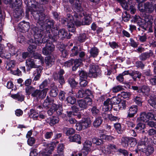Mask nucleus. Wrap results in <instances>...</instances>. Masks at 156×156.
Wrapping results in <instances>:
<instances>
[{
  "mask_svg": "<svg viewBox=\"0 0 156 156\" xmlns=\"http://www.w3.org/2000/svg\"><path fill=\"white\" fill-rule=\"evenodd\" d=\"M74 18L70 14H68V18L66 19L63 20V22H67L68 30L69 32H74L75 31V28L74 23L77 26L81 25H89L91 23V18L89 15L85 16L84 19L81 21L82 16L79 15L77 13L74 15Z\"/></svg>",
  "mask_w": 156,
  "mask_h": 156,
  "instance_id": "1",
  "label": "nucleus"
},
{
  "mask_svg": "<svg viewBox=\"0 0 156 156\" xmlns=\"http://www.w3.org/2000/svg\"><path fill=\"white\" fill-rule=\"evenodd\" d=\"M34 32V37L35 38V42H33L32 39H30V41L32 44H30L28 48V51L30 53L35 51L37 45H40L42 43H44L47 42L49 40V38L46 37L43 31L40 30L38 28L35 27L33 29Z\"/></svg>",
  "mask_w": 156,
  "mask_h": 156,
  "instance_id": "2",
  "label": "nucleus"
},
{
  "mask_svg": "<svg viewBox=\"0 0 156 156\" xmlns=\"http://www.w3.org/2000/svg\"><path fill=\"white\" fill-rule=\"evenodd\" d=\"M35 19L37 21V22L42 27H46L47 31H49L50 29L54 26V23L53 20H46L45 22L44 23L45 19V15L41 11H39L34 16Z\"/></svg>",
  "mask_w": 156,
  "mask_h": 156,
  "instance_id": "3",
  "label": "nucleus"
},
{
  "mask_svg": "<svg viewBox=\"0 0 156 156\" xmlns=\"http://www.w3.org/2000/svg\"><path fill=\"white\" fill-rule=\"evenodd\" d=\"M49 32H47L46 33H44V34L46 37H48L49 38V39L51 38L53 41H55L58 38L63 39L66 37H67L68 34L67 31L64 29H61L59 30H55L52 37L49 34Z\"/></svg>",
  "mask_w": 156,
  "mask_h": 156,
  "instance_id": "4",
  "label": "nucleus"
},
{
  "mask_svg": "<svg viewBox=\"0 0 156 156\" xmlns=\"http://www.w3.org/2000/svg\"><path fill=\"white\" fill-rule=\"evenodd\" d=\"M58 142L54 141L51 142L49 144L43 143V147L42 149L40 151V154L43 156H48L51 154L53 151L54 148L56 146V144Z\"/></svg>",
  "mask_w": 156,
  "mask_h": 156,
  "instance_id": "5",
  "label": "nucleus"
},
{
  "mask_svg": "<svg viewBox=\"0 0 156 156\" xmlns=\"http://www.w3.org/2000/svg\"><path fill=\"white\" fill-rule=\"evenodd\" d=\"M4 2L6 4H10L12 8H14L16 7V9H19V11L20 13L18 11L17 9L16 11H17V16H15L17 18H19L21 15H22L23 11L20 8L21 7L22 5V1L21 0H15V2H12V0H3Z\"/></svg>",
  "mask_w": 156,
  "mask_h": 156,
  "instance_id": "6",
  "label": "nucleus"
},
{
  "mask_svg": "<svg viewBox=\"0 0 156 156\" xmlns=\"http://www.w3.org/2000/svg\"><path fill=\"white\" fill-rule=\"evenodd\" d=\"M143 6L142 3H139L138 5V9L141 12H146L147 13H150L152 12L154 10L153 5L149 2H146L144 4V7Z\"/></svg>",
  "mask_w": 156,
  "mask_h": 156,
  "instance_id": "7",
  "label": "nucleus"
},
{
  "mask_svg": "<svg viewBox=\"0 0 156 156\" xmlns=\"http://www.w3.org/2000/svg\"><path fill=\"white\" fill-rule=\"evenodd\" d=\"M153 119L156 120L155 116L154 114L151 112L146 114L144 112L140 114V117L138 118L137 119V121H141L144 122H147L149 120H152Z\"/></svg>",
  "mask_w": 156,
  "mask_h": 156,
  "instance_id": "8",
  "label": "nucleus"
},
{
  "mask_svg": "<svg viewBox=\"0 0 156 156\" xmlns=\"http://www.w3.org/2000/svg\"><path fill=\"white\" fill-rule=\"evenodd\" d=\"M55 111L56 112L58 115H61L62 112V105L60 104H53L50 109L48 111L47 113L49 115H51Z\"/></svg>",
  "mask_w": 156,
  "mask_h": 156,
  "instance_id": "9",
  "label": "nucleus"
},
{
  "mask_svg": "<svg viewBox=\"0 0 156 156\" xmlns=\"http://www.w3.org/2000/svg\"><path fill=\"white\" fill-rule=\"evenodd\" d=\"M48 90L47 88L44 89L42 90H36L32 94V96L36 98L37 99L44 98L46 96L47 92Z\"/></svg>",
  "mask_w": 156,
  "mask_h": 156,
  "instance_id": "10",
  "label": "nucleus"
},
{
  "mask_svg": "<svg viewBox=\"0 0 156 156\" xmlns=\"http://www.w3.org/2000/svg\"><path fill=\"white\" fill-rule=\"evenodd\" d=\"M99 70V67L98 66L95 65L93 64L90 65L88 73V76L89 77H96L98 73Z\"/></svg>",
  "mask_w": 156,
  "mask_h": 156,
  "instance_id": "11",
  "label": "nucleus"
},
{
  "mask_svg": "<svg viewBox=\"0 0 156 156\" xmlns=\"http://www.w3.org/2000/svg\"><path fill=\"white\" fill-rule=\"evenodd\" d=\"M55 48V46L51 43L48 42L46 46L42 49V53L45 55H47L53 51Z\"/></svg>",
  "mask_w": 156,
  "mask_h": 156,
  "instance_id": "12",
  "label": "nucleus"
},
{
  "mask_svg": "<svg viewBox=\"0 0 156 156\" xmlns=\"http://www.w3.org/2000/svg\"><path fill=\"white\" fill-rule=\"evenodd\" d=\"M37 60H34L32 58H28L26 60V64L27 66L31 68H38L41 67V65L38 64L37 63Z\"/></svg>",
  "mask_w": 156,
  "mask_h": 156,
  "instance_id": "13",
  "label": "nucleus"
},
{
  "mask_svg": "<svg viewBox=\"0 0 156 156\" xmlns=\"http://www.w3.org/2000/svg\"><path fill=\"white\" fill-rule=\"evenodd\" d=\"M119 1L122 6L124 9L129 10V7L130 6V4L131 3V0H117Z\"/></svg>",
  "mask_w": 156,
  "mask_h": 156,
  "instance_id": "14",
  "label": "nucleus"
},
{
  "mask_svg": "<svg viewBox=\"0 0 156 156\" xmlns=\"http://www.w3.org/2000/svg\"><path fill=\"white\" fill-rule=\"evenodd\" d=\"M142 23L143 24V26H144L147 28L148 24H151L153 21V19L151 16H146L145 17L144 20H143Z\"/></svg>",
  "mask_w": 156,
  "mask_h": 156,
  "instance_id": "15",
  "label": "nucleus"
},
{
  "mask_svg": "<svg viewBox=\"0 0 156 156\" xmlns=\"http://www.w3.org/2000/svg\"><path fill=\"white\" fill-rule=\"evenodd\" d=\"M42 69L43 68L42 67H39L38 68H37L35 71H34L33 75L34 76L33 79L34 81H37L39 79L41 76L40 73Z\"/></svg>",
  "mask_w": 156,
  "mask_h": 156,
  "instance_id": "16",
  "label": "nucleus"
},
{
  "mask_svg": "<svg viewBox=\"0 0 156 156\" xmlns=\"http://www.w3.org/2000/svg\"><path fill=\"white\" fill-rule=\"evenodd\" d=\"M19 26L23 32L28 31L30 28L29 23L25 22L20 23Z\"/></svg>",
  "mask_w": 156,
  "mask_h": 156,
  "instance_id": "17",
  "label": "nucleus"
},
{
  "mask_svg": "<svg viewBox=\"0 0 156 156\" xmlns=\"http://www.w3.org/2000/svg\"><path fill=\"white\" fill-rule=\"evenodd\" d=\"M70 141L72 142H76L79 144L81 143V137L78 134H75L73 136H70L69 137Z\"/></svg>",
  "mask_w": 156,
  "mask_h": 156,
  "instance_id": "18",
  "label": "nucleus"
},
{
  "mask_svg": "<svg viewBox=\"0 0 156 156\" xmlns=\"http://www.w3.org/2000/svg\"><path fill=\"white\" fill-rule=\"evenodd\" d=\"M55 58L53 56H48L45 58V62L47 66H51L54 63Z\"/></svg>",
  "mask_w": 156,
  "mask_h": 156,
  "instance_id": "19",
  "label": "nucleus"
},
{
  "mask_svg": "<svg viewBox=\"0 0 156 156\" xmlns=\"http://www.w3.org/2000/svg\"><path fill=\"white\" fill-rule=\"evenodd\" d=\"M137 110V107L136 105L132 106L129 108L128 116L132 117L134 116Z\"/></svg>",
  "mask_w": 156,
  "mask_h": 156,
  "instance_id": "20",
  "label": "nucleus"
},
{
  "mask_svg": "<svg viewBox=\"0 0 156 156\" xmlns=\"http://www.w3.org/2000/svg\"><path fill=\"white\" fill-rule=\"evenodd\" d=\"M110 99H108L104 102L103 109L105 111H107L112 108V106L110 104Z\"/></svg>",
  "mask_w": 156,
  "mask_h": 156,
  "instance_id": "21",
  "label": "nucleus"
},
{
  "mask_svg": "<svg viewBox=\"0 0 156 156\" xmlns=\"http://www.w3.org/2000/svg\"><path fill=\"white\" fill-rule=\"evenodd\" d=\"M83 129L87 128L90 126L91 121L90 118H84L81 121Z\"/></svg>",
  "mask_w": 156,
  "mask_h": 156,
  "instance_id": "22",
  "label": "nucleus"
},
{
  "mask_svg": "<svg viewBox=\"0 0 156 156\" xmlns=\"http://www.w3.org/2000/svg\"><path fill=\"white\" fill-rule=\"evenodd\" d=\"M150 91V89L149 87L145 85H143L140 88L139 90L138 91V92H142L145 95H148L149 91Z\"/></svg>",
  "mask_w": 156,
  "mask_h": 156,
  "instance_id": "23",
  "label": "nucleus"
},
{
  "mask_svg": "<svg viewBox=\"0 0 156 156\" xmlns=\"http://www.w3.org/2000/svg\"><path fill=\"white\" fill-rule=\"evenodd\" d=\"M134 23L136 22L139 26H141V28L142 27L145 30H147V28L144 26H143V24L142 23L143 20H141L139 16H135L133 17V19Z\"/></svg>",
  "mask_w": 156,
  "mask_h": 156,
  "instance_id": "24",
  "label": "nucleus"
},
{
  "mask_svg": "<svg viewBox=\"0 0 156 156\" xmlns=\"http://www.w3.org/2000/svg\"><path fill=\"white\" fill-rule=\"evenodd\" d=\"M11 97L14 99L20 101L23 100L24 97V96L20 92H18L16 94H12Z\"/></svg>",
  "mask_w": 156,
  "mask_h": 156,
  "instance_id": "25",
  "label": "nucleus"
},
{
  "mask_svg": "<svg viewBox=\"0 0 156 156\" xmlns=\"http://www.w3.org/2000/svg\"><path fill=\"white\" fill-rule=\"evenodd\" d=\"M55 104L53 102L51 101L49 98H47L45 100L43 103V107L46 109L51 108L52 105Z\"/></svg>",
  "mask_w": 156,
  "mask_h": 156,
  "instance_id": "26",
  "label": "nucleus"
},
{
  "mask_svg": "<svg viewBox=\"0 0 156 156\" xmlns=\"http://www.w3.org/2000/svg\"><path fill=\"white\" fill-rule=\"evenodd\" d=\"M34 56L35 58L39 60L38 64L41 65L44 64V58L41 54L36 53L34 54Z\"/></svg>",
  "mask_w": 156,
  "mask_h": 156,
  "instance_id": "27",
  "label": "nucleus"
},
{
  "mask_svg": "<svg viewBox=\"0 0 156 156\" xmlns=\"http://www.w3.org/2000/svg\"><path fill=\"white\" fill-rule=\"evenodd\" d=\"M153 53L150 52L149 53H144L141 54L139 56L140 59L142 60H145L147 58H149L153 55Z\"/></svg>",
  "mask_w": 156,
  "mask_h": 156,
  "instance_id": "28",
  "label": "nucleus"
},
{
  "mask_svg": "<svg viewBox=\"0 0 156 156\" xmlns=\"http://www.w3.org/2000/svg\"><path fill=\"white\" fill-rule=\"evenodd\" d=\"M130 138L128 137H122L121 139V144L125 147L129 146Z\"/></svg>",
  "mask_w": 156,
  "mask_h": 156,
  "instance_id": "29",
  "label": "nucleus"
},
{
  "mask_svg": "<svg viewBox=\"0 0 156 156\" xmlns=\"http://www.w3.org/2000/svg\"><path fill=\"white\" fill-rule=\"evenodd\" d=\"M58 94V90L57 87L53 85L51 88L50 92V95L53 97H55Z\"/></svg>",
  "mask_w": 156,
  "mask_h": 156,
  "instance_id": "30",
  "label": "nucleus"
},
{
  "mask_svg": "<svg viewBox=\"0 0 156 156\" xmlns=\"http://www.w3.org/2000/svg\"><path fill=\"white\" fill-rule=\"evenodd\" d=\"M99 50L96 47L92 48L90 50V53L91 56L96 57L98 55Z\"/></svg>",
  "mask_w": 156,
  "mask_h": 156,
  "instance_id": "31",
  "label": "nucleus"
},
{
  "mask_svg": "<svg viewBox=\"0 0 156 156\" xmlns=\"http://www.w3.org/2000/svg\"><path fill=\"white\" fill-rule=\"evenodd\" d=\"M92 145V143L89 140L86 141L83 144V148L84 150L88 151H91L90 148Z\"/></svg>",
  "mask_w": 156,
  "mask_h": 156,
  "instance_id": "32",
  "label": "nucleus"
},
{
  "mask_svg": "<svg viewBox=\"0 0 156 156\" xmlns=\"http://www.w3.org/2000/svg\"><path fill=\"white\" fill-rule=\"evenodd\" d=\"M77 103L79 107L83 109H85L87 107V104L84 99L79 100L78 101Z\"/></svg>",
  "mask_w": 156,
  "mask_h": 156,
  "instance_id": "33",
  "label": "nucleus"
},
{
  "mask_svg": "<svg viewBox=\"0 0 156 156\" xmlns=\"http://www.w3.org/2000/svg\"><path fill=\"white\" fill-rule=\"evenodd\" d=\"M17 50L14 47L10 45V46H9V51L10 55H8V56L15 55L16 53Z\"/></svg>",
  "mask_w": 156,
  "mask_h": 156,
  "instance_id": "34",
  "label": "nucleus"
},
{
  "mask_svg": "<svg viewBox=\"0 0 156 156\" xmlns=\"http://www.w3.org/2000/svg\"><path fill=\"white\" fill-rule=\"evenodd\" d=\"M64 147L63 144H60L58 146L57 149V152L60 156L64 155Z\"/></svg>",
  "mask_w": 156,
  "mask_h": 156,
  "instance_id": "35",
  "label": "nucleus"
},
{
  "mask_svg": "<svg viewBox=\"0 0 156 156\" xmlns=\"http://www.w3.org/2000/svg\"><path fill=\"white\" fill-rule=\"evenodd\" d=\"M103 121L102 119L100 117L96 118L93 122V125L95 127H97L100 126Z\"/></svg>",
  "mask_w": 156,
  "mask_h": 156,
  "instance_id": "36",
  "label": "nucleus"
},
{
  "mask_svg": "<svg viewBox=\"0 0 156 156\" xmlns=\"http://www.w3.org/2000/svg\"><path fill=\"white\" fill-rule=\"evenodd\" d=\"M100 137L101 139L107 140L109 141H111L115 139L112 136L106 135L104 134H101Z\"/></svg>",
  "mask_w": 156,
  "mask_h": 156,
  "instance_id": "37",
  "label": "nucleus"
},
{
  "mask_svg": "<svg viewBox=\"0 0 156 156\" xmlns=\"http://www.w3.org/2000/svg\"><path fill=\"white\" fill-rule=\"evenodd\" d=\"M130 75L133 76L134 80H135L136 78H140L141 76L140 73L138 71H132V72L130 73Z\"/></svg>",
  "mask_w": 156,
  "mask_h": 156,
  "instance_id": "38",
  "label": "nucleus"
},
{
  "mask_svg": "<svg viewBox=\"0 0 156 156\" xmlns=\"http://www.w3.org/2000/svg\"><path fill=\"white\" fill-rule=\"evenodd\" d=\"M35 90V89L32 86H28L25 88L26 92L27 95L31 94L33 93Z\"/></svg>",
  "mask_w": 156,
  "mask_h": 156,
  "instance_id": "39",
  "label": "nucleus"
},
{
  "mask_svg": "<svg viewBox=\"0 0 156 156\" xmlns=\"http://www.w3.org/2000/svg\"><path fill=\"white\" fill-rule=\"evenodd\" d=\"M82 60L76 59L74 60H73V63H74V66L73 67V70H76L79 66L80 65L81 61Z\"/></svg>",
  "mask_w": 156,
  "mask_h": 156,
  "instance_id": "40",
  "label": "nucleus"
},
{
  "mask_svg": "<svg viewBox=\"0 0 156 156\" xmlns=\"http://www.w3.org/2000/svg\"><path fill=\"white\" fill-rule=\"evenodd\" d=\"M105 116L106 117L108 118V119L111 121H118L119 118L117 116H115L113 115L112 114H105Z\"/></svg>",
  "mask_w": 156,
  "mask_h": 156,
  "instance_id": "41",
  "label": "nucleus"
},
{
  "mask_svg": "<svg viewBox=\"0 0 156 156\" xmlns=\"http://www.w3.org/2000/svg\"><path fill=\"white\" fill-rule=\"evenodd\" d=\"M66 101L68 103L71 105L74 104L76 101L75 98L72 96H69L67 97L66 99Z\"/></svg>",
  "mask_w": 156,
  "mask_h": 156,
  "instance_id": "42",
  "label": "nucleus"
},
{
  "mask_svg": "<svg viewBox=\"0 0 156 156\" xmlns=\"http://www.w3.org/2000/svg\"><path fill=\"white\" fill-rule=\"evenodd\" d=\"M102 139H98L96 137H94L93 138L92 141L94 144L97 145H99L103 143V141Z\"/></svg>",
  "mask_w": 156,
  "mask_h": 156,
  "instance_id": "43",
  "label": "nucleus"
},
{
  "mask_svg": "<svg viewBox=\"0 0 156 156\" xmlns=\"http://www.w3.org/2000/svg\"><path fill=\"white\" fill-rule=\"evenodd\" d=\"M142 98L140 96H136L133 98L134 101L138 105L141 106L142 102Z\"/></svg>",
  "mask_w": 156,
  "mask_h": 156,
  "instance_id": "44",
  "label": "nucleus"
},
{
  "mask_svg": "<svg viewBox=\"0 0 156 156\" xmlns=\"http://www.w3.org/2000/svg\"><path fill=\"white\" fill-rule=\"evenodd\" d=\"M137 144V141L136 139L135 138L130 137V141L129 142V146L132 147H134Z\"/></svg>",
  "mask_w": 156,
  "mask_h": 156,
  "instance_id": "45",
  "label": "nucleus"
},
{
  "mask_svg": "<svg viewBox=\"0 0 156 156\" xmlns=\"http://www.w3.org/2000/svg\"><path fill=\"white\" fill-rule=\"evenodd\" d=\"M122 20L125 22L129 20L130 15L128 14L126 11H125L122 14Z\"/></svg>",
  "mask_w": 156,
  "mask_h": 156,
  "instance_id": "46",
  "label": "nucleus"
},
{
  "mask_svg": "<svg viewBox=\"0 0 156 156\" xmlns=\"http://www.w3.org/2000/svg\"><path fill=\"white\" fill-rule=\"evenodd\" d=\"M107 151L116 152L117 151V149L116 146L114 144H109L108 145L107 147Z\"/></svg>",
  "mask_w": 156,
  "mask_h": 156,
  "instance_id": "47",
  "label": "nucleus"
},
{
  "mask_svg": "<svg viewBox=\"0 0 156 156\" xmlns=\"http://www.w3.org/2000/svg\"><path fill=\"white\" fill-rule=\"evenodd\" d=\"M49 123L51 125H54L58 122L59 118L57 117H53L50 119Z\"/></svg>",
  "mask_w": 156,
  "mask_h": 156,
  "instance_id": "48",
  "label": "nucleus"
},
{
  "mask_svg": "<svg viewBox=\"0 0 156 156\" xmlns=\"http://www.w3.org/2000/svg\"><path fill=\"white\" fill-rule=\"evenodd\" d=\"M15 65V62L14 61H11L7 64L6 67L8 68V70H10L11 72V70H12V69L13 68Z\"/></svg>",
  "mask_w": 156,
  "mask_h": 156,
  "instance_id": "49",
  "label": "nucleus"
},
{
  "mask_svg": "<svg viewBox=\"0 0 156 156\" xmlns=\"http://www.w3.org/2000/svg\"><path fill=\"white\" fill-rule=\"evenodd\" d=\"M123 88L122 86L120 85H118L113 87L112 89V91L113 92L116 93L122 90Z\"/></svg>",
  "mask_w": 156,
  "mask_h": 156,
  "instance_id": "50",
  "label": "nucleus"
},
{
  "mask_svg": "<svg viewBox=\"0 0 156 156\" xmlns=\"http://www.w3.org/2000/svg\"><path fill=\"white\" fill-rule=\"evenodd\" d=\"M122 97L124 98H129L131 95L130 92H123L119 94Z\"/></svg>",
  "mask_w": 156,
  "mask_h": 156,
  "instance_id": "51",
  "label": "nucleus"
},
{
  "mask_svg": "<svg viewBox=\"0 0 156 156\" xmlns=\"http://www.w3.org/2000/svg\"><path fill=\"white\" fill-rule=\"evenodd\" d=\"M114 126L119 133H121L122 130L121 129V124L119 123H115L114 125Z\"/></svg>",
  "mask_w": 156,
  "mask_h": 156,
  "instance_id": "52",
  "label": "nucleus"
},
{
  "mask_svg": "<svg viewBox=\"0 0 156 156\" xmlns=\"http://www.w3.org/2000/svg\"><path fill=\"white\" fill-rule=\"evenodd\" d=\"M91 111L92 115L94 116H96L99 112V110L96 106H94L91 109Z\"/></svg>",
  "mask_w": 156,
  "mask_h": 156,
  "instance_id": "53",
  "label": "nucleus"
},
{
  "mask_svg": "<svg viewBox=\"0 0 156 156\" xmlns=\"http://www.w3.org/2000/svg\"><path fill=\"white\" fill-rule=\"evenodd\" d=\"M54 76L55 79H59V82L61 84H63L64 83L65 81L63 76H57L56 74H54Z\"/></svg>",
  "mask_w": 156,
  "mask_h": 156,
  "instance_id": "54",
  "label": "nucleus"
},
{
  "mask_svg": "<svg viewBox=\"0 0 156 156\" xmlns=\"http://www.w3.org/2000/svg\"><path fill=\"white\" fill-rule=\"evenodd\" d=\"M35 140L33 137H30L28 138L27 140V144L30 146H32L35 143Z\"/></svg>",
  "mask_w": 156,
  "mask_h": 156,
  "instance_id": "55",
  "label": "nucleus"
},
{
  "mask_svg": "<svg viewBox=\"0 0 156 156\" xmlns=\"http://www.w3.org/2000/svg\"><path fill=\"white\" fill-rule=\"evenodd\" d=\"M69 83L72 87H75L77 84V83L73 78L69 79L68 80Z\"/></svg>",
  "mask_w": 156,
  "mask_h": 156,
  "instance_id": "56",
  "label": "nucleus"
},
{
  "mask_svg": "<svg viewBox=\"0 0 156 156\" xmlns=\"http://www.w3.org/2000/svg\"><path fill=\"white\" fill-rule=\"evenodd\" d=\"M72 52L71 55L72 56H74L77 55L78 53V49L77 48L74 47L73 48L71 49Z\"/></svg>",
  "mask_w": 156,
  "mask_h": 156,
  "instance_id": "57",
  "label": "nucleus"
},
{
  "mask_svg": "<svg viewBox=\"0 0 156 156\" xmlns=\"http://www.w3.org/2000/svg\"><path fill=\"white\" fill-rule=\"evenodd\" d=\"M141 146L140 145H139L137 147V149H134L133 148V147H130L129 148V150L131 151H135L136 152V154L139 151H144V150H143L142 147V148H140V147Z\"/></svg>",
  "mask_w": 156,
  "mask_h": 156,
  "instance_id": "58",
  "label": "nucleus"
},
{
  "mask_svg": "<svg viewBox=\"0 0 156 156\" xmlns=\"http://www.w3.org/2000/svg\"><path fill=\"white\" fill-rule=\"evenodd\" d=\"M110 104H111L112 107L113 104H118L119 103V101L118 100L116 97H113L111 99H110Z\"/></svg>",
  "mask_w": 156,
  "mask_h": 156,
  "instance_id": "59",
  "label": "nucleus"
},
{
  "mask_svg": "<svg viewBox=\"0 0 156 156\" xmlns=\"http://www.w3.org/2000/svg\"><path fill=\"white\" fill-rule=\"evenodd\" d=\"M84 96H85V93L83 90H79L76 94V96L79 98H82Z\"/></svg>",
  "mask_w": 156,
  "mask_h": 156,
  "instance_id": "60",
  "label": "nucleus"
},
{
  "mask_svg": "<svg viewBox=\"0 0 156 156\" xmlns=\"http://www.w3.org/2000/svg\"><path fill=\"white\" fill-rule=\"evenodd\" d=\"M119 104L118 106L119 107V109H122L125 108L126 105V102L125 101H122Z\"/></svg>",
  "mask_w": 156,
  "mask_h": 156,
  "instance_id": "61",
  "label": "nucleus"
},
{
  "mask_svg": "<svg viewBox=\"0 0 156 156\" xmlns=\"http://www.w3.org/2000/svg\"><path fill=\"white\" fill-rule=\"evenodd\" d=\"M145 126L144 124L142 123H138L136 127V129L137 130L140 131L144 129Z\"/></svg>",
  "mask_w": 156,
  "mask_h": 156,
  "instance_id": "62",
  "label": "nucleus"
},
{
  "mask_svg": "<svg viewBox=\"0 0 156 156\" xmlns=\"http://www.w3.org/2000/svg\"><path fill=\"white\" fill-rule=\"evenodd\" d=\"M86 38V35L83 33L80 35L78 37V40L80 42H83L85 41Z\"/></svg>",
  "mask_w": 156,
  "mask_h": 156,
  "instance_id": "63",
  "label": "nucleus"
},
{
  "mask_svg": "<svg viewBox=\"0 0 156 156\" xmlns=\"http://www.w3.org/2000/svg\"><path fill=\"white\" fill-rule=\"evenodd\" d=\"M66 93L63 91H61L59 94V98L61 100H63L65 98Z\"/></svg>",
  "mask_w": 156,
  "mask_h": 156,
  "instance_id": "64",
  "label": "nucleus"
}]
</instances>
